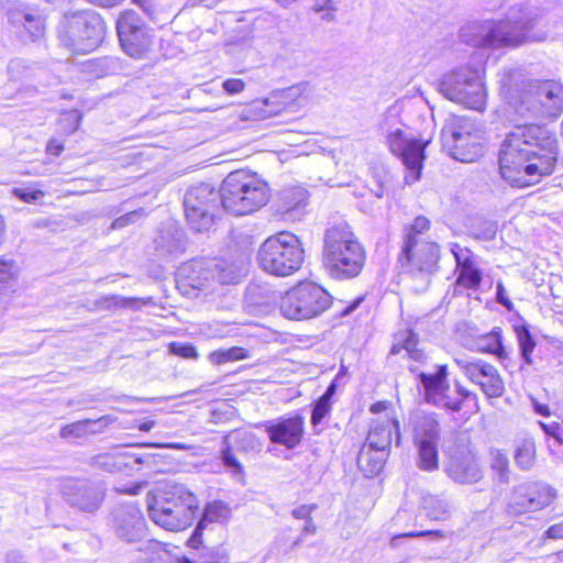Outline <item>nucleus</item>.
Segmentation results:
<instances>
[{
    "label": "nucleus",
    "mask_w": 563,
    "mask_h": 563,
    "mask_svg": "<svg viewBox=\"0 0 563 563\" xmlns=\"http://www.w3.org/2000/svg\"><path fill=\"white\" fill-rule=\"evenodd\" d=\"M430 220L418 216L411 224L405 228L404 245L398 257L401 271L417 276L432 274L440 258V249L435 242L427 239Z\"/></svg>",
    "instance_id": "7"
},
{
    "label": "nucleus",
    "mask_w": 563,
    "mask_h": 563,
    "mask_svg": "<svg viewBox=\"0 0 563 563\" xmlns=\"http://www.w3.org/2000/svg\"><path fill=\"white\" fill-rule=\"evenodd\" d=\"M482 75L481 63L460 66L442 77L439 91L455 103L483 111L486 104V90Z\"/></svg>",
    "instance_id": "11"
},
{
    "label": "nucleus",
    "mask_w": 563,
    "mask_h": 563,
    "mask_svg": "<svg viewBox=\"0 0 563 563\" xmlns=\"http://www.w3.org/2000/svg\"><path fill=\"white\" fill-rule=\"evenodd\" d=\"M132 468L134 465L144 466L146 470L155 473L164 472V456L156 453L137 454L132 452Z\"/></svg>",
    "instance_id": "39"
},
{
    "label": "nucleus",
    "mask_w": 563,
    "mask_h": 563,
    "mask_svg": "<svg viewBox=\"0 0 563 563\" xmlns=\"http://www.w3.org/2000/svg\"><path fill=\"white\" fill-rule=\"evenodd\" d=\"M117 31L121 46L132 57H141L152 44L147 26L132 10L120 14L117 21Z\"/></svg>",
    "instance_id": "18"
},
{
    "label": "nucleus",
    "mask_w": 563,
    "mask_h": 563,
    "mask_svg": "<svg viewBox=\"0 0 563 563\" xmlns=\"http://www.w3.org/2000/svg\"><path fill=\"white\" fill-rule=\"evenodd\" d=\"M335 390H336V384L334 382H332L327 390L324 391V394L319 398L321 400H324V401H328V402H331V398L333 397V395L335 394Z\"/></svg>",
    "instance_id": "61"
},
{
    "label": "nucleus",
    "mask_w": 563,
    "mask_h": 563,
    "mask_svg": "<svg viewBox=\"0 0 563 563\" xmlns=\"http://www.w3.org/2000/svg\"><path fill=\"white\" fill-rule=\"evenodd\" d=\"M363 298L360 297L357 299H355L350 306H347L343 311H342V316H347L350 314L351 312H353L358 306L360 303L362 302Z\"/></svg>",
    "instance_id": "64"
},
{
    "label": "nucleus",
    "mask_w": 563,
    "mask_h": 563,
    "mask_svg": "<svg viewBox=\"0 0 563 563\" xmlns=\"http://www.w3.org/2000/svg\"><path fill=\"white\" fill-rule=\"evenodd\" d=\"M379 130L385 135L390 151L401 158L406 167L417 172L416 179H418L427 142H422L404 129L395 109L387 110L379 123Z\"/></svg>",
    "instance_id": "14"
},
{
    "label": "nucleus",
    "mask_w": 563,
    "mask_h": 563,
    "mask_svg": "<svg viewBox=\"0 0 563 563\" xmlns=\"http://www.w3.org/2000/svg\"><path fill=\"white\" fill-rule=\"evenodd\" d=\"M269 106L268 100H261L252 103L250 111L253 112L256 119H266L272 115H275L278 111L268 110Z\"/></svg>",
    "instance_id": "49"
},
{
    "label": "nucleus",
    "mask_w": 563,
    "mask_h": 563,
    "mask_svg": "<svg viewBox=\"0 0 563 563\" xmlns=\"http://www.w3.org/2000/svg\"><path fill=\"white\" fill-rule=\"evenodd\" d=\"M260 266L275 276H289L297 272L303 262V249L299 239L289 232L269 236L257 252Z\"/></svg>",
    "instance_id": "12"
},
{
    "label": "nucleus",
    "mask_w": 563,
    "mask_h": 563,
    "mask_svg": "<svg viewBox=\"0 0 563 563\" xmlns=\"http://www.w3.org/2000/svg\"><path fill=\"white\" fill-rule=\"evenodd\" d=\"M46 13L29 2L14 3L8 11L11 25L20 36L32 42L41 40L46 31Z\"/></svg>",
    "instance_id": "20"
},
{
    "label": "nucleus",
    "mask_w": 563,
    "mask_h": 563,
    "mask_svg": "<svg viewBox=\"0 0 563 563\" xmlns=\"http://www.w3.org/2000/svg\"><path fill=\"white\" fill-rule=\"evenodd\" d=\"M249 356L246 350L239 346H233L228 350L213 351L209 358L213 364L220 365L228 362L244 360Z\"/></svg>",
    "instance_id": "40"
},
{
    "label": "nucleus",
    "mask_w": 563,
    "mask_h": 563,
    "mask_svg": "<svg viewBox=\"0 0 563 563\" xmlns=\"http://www.w3.org/2000/svg\"><path fill=\"white\" fill-rule=\"evenodd\" d=\"M448 476L461 485H472L483 478V470L471 452L454 453L445 466Z\"/></svg>",
    "instance_id": "24"
},
{
    "label": "nucleus",
    "mask_w": 563,
    "mask_h": 563,
    "mask_svg": "<svg viewBox=\"0 0 563 563\" xmlns=\"http://www.w3.org/2000/svg\"><path fill=\"white\" fill-rule=\"evenodd\" d=\"M266 181L244 170L230 173L221 184V206L234 216L252 213L267 203Z\"/></svg>",
    "instance_id": "8"
},
{
    "label": "nucleus",
    "mask_w": 563,
    "mask_h": 563,
    "mask_svg": "<svg viewBox=\"0 0 563 563\" xmlns=\"http://www.w3.org/2000/svg\"><path fill=\"white\" fill-rule=\"evenodd\" d=\"M422 507L426 515L433 520H444L450 515V503L445 498L428 495L423 498Z\"/></svg>",
    "instance_id": "35"
},
{
    "label": "nucleus",
    "mask_w": 563,
    "mask_h": 563,
    "mask_svg": "<svg viewBox=\"0 0 563 563\" xmlns=\"http://www.w3.org/2000/svg\"><path fill=\"white\" fill-rule=\"evenodd\" d=\"M317 509V505L316 504H310V505H300L298 507H296L295 509H292L291 511V515L294 518L296 519H308L311 517V514Z\"/></svg>",
    "instance_id": "54"
},
{
    "label": "nucleus",
    "mask_w": 563,
    "mask_h": 563,
    "mask_svg": "<svg viewBox=\"0 0 563 563\" xmlns=\"http://www.w3.org/2000/svg\"><path fill=\"white\" fill-rule=\"evenodd\" d=\"M418 345V335L412 330H405L398 334L397 342L391 346L390 354H399L404 351L410 360L424 363L427 354Z\"/></svg>",
    "instance_id": "31"
},
{
    "label": "nucleus",
    "mask_w": 563,
    "mask_h": 563,
    "mask_svg": "<svg viewBox=\"0 0 563 563\" xmlns=\"http://www.w3.org/2000/svg\"><path fill=\"white\" fill-rule=\"evenodd\" d=\"M305 419L300 415L287 419H280L277 422H271L266 427L269 440L273 443L282 444L288 449L298 445L303 435Z\"/></svg>",
    "instance_id": "25"
},
{
    "label": "nucleus",
    "mask_w": 563,
    "mask_h": 563,
    "mask_svg": "<svg viewBox=\"0 0 563 563\" xmlns=\"http://www.w3.org/2000/svg\"><path fill=\"white\" fill-rule=\"evenodd\" d=\"M104 35V22L93 10L66 11L57 24L60 45L75 54L92 52L103 41Z\"/></svg>",
    "instance_id": "6"
},
{
    "label": "nucleus",
    "mask_w": 563,
    "mask_h": 563,
    "mask_svg": "<svg viewBox=\"0 0 563 563\" xmlns=\"http://www.w3.org/2000/svg\"><path fill=\"white\" fill-rule=\"evenodd\" d=\"M64 150V145L57 141L56 139H52L48 141L46 145V151L51 155H59Z\"/></svg>",
    "instance_id": "58"
},
{
    "label": "nucleus",
    "mask_w": 563,
    "mask_h": 563,
    "mask_svg": "<svg viewBox=\"0 0 563 563\" xmlns=\"http://www.w3.org/2000/svg\"><path fill=\"white\" fill-rule=\"evenodd\" d=\"M165 236H162L159 241H157V245L162 249H165L169 254H177L184 251V243L180 236L173 240L172 243L164 244Z\"/></svg>",
    "instance_id": "52"
},
{
    "label": "nucleus",
    "mask_w": 563,
    "mask_h": 563,
    "mask_svg": "<svg viewBox=\"0 0 563 563\" xmlns=\"http://www.w3.org/2000/svg\"><path fill=\"white\" fill-rule=\"evenodd\" d=\"M247 261L244 256L235 260L199 258L184 263L176 272L177 288L188 297L197 290L210 287L213 283L236 284L246 274Z\"/></svg>",
    "instance_id": "4"
},
{
    "label": "nucleus",
    "mask_w": 563,
    "mask_h": 563,
    "mask_svg": "<svg viewBox=\"0 0 563 563\" xmlns=\"http://www.w3.org/2000/svg\"><path fill=\"white\" fill-rule=\"evenodd\" d=\"M479 350L496 355L499 360L508 357V353L503 345L500 330L494 329L479 340Z\"/></svg>",
    "instance_id": "37"
},
{
    "label": "nucleus",
    "mask_w": 563,
    "mask_h": 563,
    "mask_svg": "<svg viewBox=\"0 0 563 563\" xmlns=\"http://www.w3.org/2000/svg\"><path fill=\"white\" fill-rule=\"evenodd\" d=\"M197 555V561L183 558L178 563H229L230 559L227 549L221 544L216 547H201Z\"/></svg>",
    "instance_id": "34"
},
{
    "label": "nucleus",
    "mask_w": 563,
    "mask_h": 563,
    "mask_svg": "<svg viewBox=\"0 0 563 563\" xmlns=\"http://www.w3.org/2000/svg\"><path fill=\"white\" fill-rule=\"evenodd\" d=\"M442 147L460 162L473 163L484 153L483 131L473 119L451 114L441 131Z\"/></svg>",
    "instance_id": "10"
},
{
    "label": "nucleus",
    "mask_w": 563,
    "mask_h": 563,
    "mask_svg": "<svg viewBox=\"0 0 563 563\" xmlns=\"http://www.w3.org/2000/svg\"><path fill=\"white\" fill-rule=\"evenodd\" d=\"M106 488L100 482L73 481L65 485L64 495L67 503L79 510L93 512L104 499Z\"/></svg>",
    "instance_id": "22"
},
{
    "label": "nucleus",
    "mask_w": 563,
    "mask_h": 563,
    "mask_svg": "<svg viewBox=\"0 0 563 563\" xmlns=\"http://www.w3.org/2000/svg\"><path fill=\"white\" fill-rule=\"evenodd\" d=\"M308 86L309 85L307 82H301L297 86L289 88L290 96H297V95L303 93L307 90Z\"/></svg>",
    "instance_id": "63"
},
{
    "label": "nucleus",
    "mask_w": 563,
    "mask_h": 563,
    "mask_svg": "<svg viewBox=\"0 0 563 563\" xmlns=\"http://www.w3.org/2000/svg\"><path fill=\"white\" fill-rule=\"evenodd\" d=\"M455 363L472 383L481 386L482 391L487 397L498 398L503 396L505 384L494 365L481 358H457Z\"/></svg>",
    "instance_id": "21"
},
{
    "label": "nucleus",
    "mask_w": 563,
    "mask_h": 563,
    "mask_svg": "<svg viewBox=\"0 0 563 563\" xmlns=\"http://www.w3.org/2000/svg\"><path fill=\"white\" fill-rule=\"evenodd\" d=\"M515 331L519 342L520 354L526 364L530 365L532 364L531 354L536 347V341L533 340L527 325H517Z\"/></svg>",
    "instance_id": "38"
},
{
    "label": "nucleus",
    "mask_w": 563,
    "mask_h": 563,
    "mask_svg": "<svg viewBox=\"0 0 563 563\" xmlns=\"http://www.w3.org/2000/svg\"><path fill=\"white\" fill-rule=\"evenodd\" d=\"M16 267L11 260H0V295L12 287Z\"/></svg>",
    "instance_id": "43"
},
{
    "label": "nucleus",
    "mask_w": 563,
    "mask_h": 563,
    "mask_svg": "<svg viewBox=\"0 0 563 563\" xmlns=\"http://www.w3.org/2000/svg\"><path fill=\"white\" fill-rule=\"evenodd\" d=\"M132 452L102 453L92 457L91 465L109 473L122 472L132 468Z\"/></svg>",
    "instance_id": "30"
},
{
    "label": "nucleus",
    "mask_w": 563,
    "mask_h": 563,
    "mask_svg": "<svg viewBox=\"0 0 563 563\" xmlns=\"http://www.w3.org/2000/svg\"><path fill=\"white\" fill-rule=\"evenodd\" d=\"M205 528V526H200V522H198V526L196 527L191 538L189 539V543L192 548H196L200 550L199 543L201 542V530Z\"/></svg>",
    "instance_id": "59"
},
{
    "label": "nucleus",
    "mask_w": 563,
    "mask_h": 563,
    "mask_svg": "<svg viewBox=\"0 0 563 563\" xmlns=\"http://www.w3.org/2000/svg\"><path fill=\"white\" fill-rule=\"evenodd\" d=\"M545 534L550 539H563V522L551 526Z\"/></svg>",
    "instance_id": "57"
},
{
    "label": "nucleus",
    "mask_w": 563,
    "mask_h": 563,
    "mask_svg": "<svg viewBox=\"0 0 563 563\" xmlns=\"http://www.w3.org/2000/svg\"><path fill=\"white\" fill-rule=\"evenodd\" d=\"M108 423L107 417H101L97 420L86 419L76 421L74 423L64 426L60 430V437L62 438H80L87 433H96L97 430L93 429L95 426L99 424L101 427H106Z\"/></svg>",
    "instance_id": "33"
},
{
    "label": "nucleus",
    "mask_w": 563,
    "mask_h": 563,
    "mask_svg": "<svg viewBox=\"0 0 563 563\" xmlns=\"http://www.w3.org/2000/svg\"><path fill=\"white\" fill-rule=\"evenodd\" d=\"M558 157L559 140L554 131L540 124H519L501 144L499 169L511 186L525 188L552 175Z\"/></svg>",
    "instance_id": "1"
},
{
    "label": "nucleus",
    "mask_w": 563,
    "mask_h": 563,
    "mask_svg": "<svg viewBox=\"0 0 563 563\" xmlns=\"http://www.w3.org/2000/svg\"><path fill=\"white\" fill-rule=\"evenodd\" d=\"M12 195L26 203H34L44 197V191L35 188L33 185L24 187H14Z\"/></svg>",
    "instance_id": "45"
},
{
    "label": "nucleus",
    "mask_w": 563,
    "mask_h": 563,
    "mask_svg": "<svg viewBox=\"0 0 563 563\" xmlns=\"http://www.w3.org/2000/svg\"><path fill=\"white\" fill-rule=\"evenodd\" d=\"M409 371L417 375L419 383L423 387L424 400L428 404L455 412L461 410L462 400L452 399L448 395L450 384L448 380L449 373L446 365L437 366L434 373L419 372L417 366H409Z\"/></svg>",
    "instance_id": "17"
},
{
    "label": "nucleus",
    "mask_w": 563,
    "mask_h": 563,
    "mask_svg": "<svg viewBox=\"0 0 563 563\" xmlns=\"http://www.w3.org/2000/svg\"><path fill=\"white\" fill-rule=\"evenodd\" d=\"M457 264L456 284L466 289H477L482 283V271L475 265L468 250L452 251Z\"/></svg>",
    "instance_id": "27"
},
{
    "label": "nucleus",
    "mask_w": 563,
    "mask_h": 563,
    "mask_svg": "<svg viewBox=\"0 0 563 563\" xmlns=\"http://www.w3.org/2000/svg\"><path fill=\"white\" fill-rule=\"evenodd\" d=\"M198 509L197 497L181 484L158 490L147 506L151 520L169 531L184 530L191 526Z\"/></svg>",
    "instance_id": "5"
},
{
    "label": "nucleus",
    "mask_w": 563,
    "mask_h": 563,
    "mask_svg": "<svg viewBox=\"0 0 563 563\" xmlns=\"http://www.w3.org/2000/svg\"><path fill=\"white\" fill-rule=\"evenodd\" d=\"M144 214V210L143 209H139V210H134V211H131V212H128L119 218H117L113 222H112V228L113 229H122L131 223H134L137 219H140L142 216Z\"/></svg>",
    "instance_id": "48"
},
{
    "label": "nucleus",
    "mask_w": 563,
    "mask_h": 563,
    "mask_svg": "<svg viewBox=\"0 0 563 563\" xmlns=\"http://www.w3.org/2000/svg\"><path fill=\"white\" fill-rule=\"evenodd\" d=\"M536 460V444L530 438L520 440L515 451L516 464L522 470H530Z\"/></svg>",
    "instance_id": "36"
},
{
    "label": "nucleus",
    "mask_w": 563,
    "mask_h": 563,
    "mask_svg": "<svg viewBox=\"0 0 563 563\" xmlns=\"http://www.w3.org/2000/svg\"><path fill=\"white\" fill-rule=\"evenodd\" d=\"M554 498V489L547 484H521L514 488L507 505V511L514 516L537 511L548 507Z\"/></svg>",
    "instance_id": "19"
},
{
    "label": "nucleus",
    "mask_w": 563,
    "mask_h": 563,
    "mask_svg": "<svg viewBox=\"0 0 563 563\" xmlns=\"http://www.w3.org/2000/svg\"><path fill=\"white\" fill-rule=\"evenodd\" d=\"M221 203V189L201 183L190 187L184 198L186 220L197 232L208 231L214 221V213Z\"/></svg>",
    "instance_id": "16"
},
{
    "label": "nucleus",
    "mask_w": 563,
    "mask_h": 563,
    "mask_svg": "<svg viewBox=\"0 0 563 563\" xmlns=\"http://www.w3.org/2000/svg\"><path fill=\"white\" fill-rule=\"evenodd\" d=\"M366 253L351 227L341 222L328 228L323 235L322 263L334 279H351L360 275Z\"/></svg>",
    "instance_id": "3"
},
{
    "label": "nucleus",
    "mask_w": 563,
    "mask_h": 563,
    "mask_svg": "<svg viewBox=\"0 0 563 563\" xmlns=\"http://www.w3.org/2000/svg\"><path fill=\"white\" fill-rule=\"evenodd\" d=\"M317 531V527L313 522L312 517L305 520V526L302 527V534H314Z\"/></svg>",
    "instance_id": "60"
},
{
    "label": "nucleus",
    "mask_w": 563,
    "mask_h": 563,
    "mask_svg": "<svg viewBox=\"0 0 563 563\" xmlns=\"http://www.w3.org/2000/svg\"><path fill=\"white\" fill-rule=\"evenodd\" d=\"M7 563H25L22 554L18 552H10L7 555Z\"/></svg>",
    "instance_id": "62"
},
{
    "label": "nucleus",
    "mask_w": 563,
    "mask_h": 563,
    "mask_svg": "<svg viewBox=\"0 0 563 563\" xmlns=\"http://www.w3.org/2000/svg\"><path fill=\"white\" fill-rule=\"evenodd\" d=\"M509 104L523 120L556 119L563 113V86L553 80L530 82Z\"/></svg>",
    "instance_id": "9"
},
{
    "label": "nucleus",
    "mask_w": 563,
    "mask_h": 563,
    "mask_svg": "<svg viewBox=\"0 0 563 563\" xmlns=\"http://www.w3.org/2000/svg\"><path fill=\"white\" fill-rule=\"evenodd\" d=\"M331 295L313 283H300L282 297L280 313L289 320L316 318L330 308Z\"/></svg>",
    "instance_id": "15"
},
{
    "label": "nucleus",
    "mask_w": 563,
    "mask_h": 563,
    "mask_svg": "<svg viewBox=\"0 0 563 563\" xmlns=\"http://www.w3.org/2000/svg\"><path fill=\"white\" fill-rule=\"evenodd\" d=\"M492 461L490 466L494 472L497 473L498 479L501 483H508L509 481V461L505 453L499 450L490 452Z\"/></svg>",
    "instance_id": "41"
},
{
    "label": "nucleus",
    "mask_w": 563,
    "mask_h": 563,
    "mask_svg": "<svg viewBox=\"0 0 563 563\" xmlns=\"http://www.w3.org/2000/svg\"><path fill=\"white\" fill-rule=\"evenodd\" d=\"M222 88L225 92L229 95H236L244 90L245 82L242 79L239 78H229L223 81Z\"/></svg>",
    "instance_id": "51"
},
{
    "label": "nucleus",
    "mask_w": 563,
    "mask_h": 563,
    "mask_svg": "<svg viewBox=\"0 0 563 563\" xmlns=\"http://www.w3.org/2000/svg\"><path fill=\"white\" fill-rule=\"evenodd\" d=\"M409 427L417 450L416 465L424 472L439 470L441 423L434 412L417 410L409 417Z\"/></svg>",
    "instance_id": "13"
},
{
    "label": "nucleus",
    "mask_w": 563,
    "mask_h": 563,
    "mask_svg": "<svg viewBox=\"0 0 563 563\" xmlns=\"http://www.w3.org/2000/svg\"><path fill=\"white\" fill-rule=\"evenodd\" d=\"M111 299L115 305L120 303L122 307H129L132 309H139L141 307V299L139 298H122L119 296H113Z\"/></svg>",
    "instance_id": "56"
},
{
    "label": "nucleus",
    "mask_w": 563,
    "mask_h": 563,
    "mask_svg": "<svg viewBox=\"0 0 563 563\" xmlns=\"http://www.w3.org/2000/svg\"><path fill=\"white\" fill-rule=\"evenodd\" d=\"M496 301L504 306L508 311L514 310V303L509 299L506 288L503 284V282L498 280L496 283Z\"/></svg>",
    "instance_id": "50"
},
{
    "label": "nucleus",
    "mask_w": 563,
    "mask_h": 563,
    "mask_svg": "<svg viewBox=\"0 0 563 563\" xmlns=\"http://www.w3.org/2000/svg\"><path fill=\"white\" fill-rule=\"evenodd\" d=\"M549 34L545 16L528 4L511 7L504 19L472 21L460 30V36L465 44L490 49L517 48L544 42Z\"/></svg>",
    "instance_id": "2"
},
{
    "label": "nucleus",
    "mask_w": 563,
    "mask_h": 563,
    "mask_svg": "<svg viewBox=\"0 0 563 563\" xmlns=\"http://www.w3.org/2000/svg\"><path fill=\"white\" fill-rule=\"evenodd\" d=\"M388 455L389 453L385 451L374 450L364 444L357 456V465L366 477H373L382 472Z\"/></svg>",
    "instance_id": "32"
},
{
    "label": "nucleus",
    "mask_w": 563,
    "mask_h": 563,
    "mask_svg": "<svg viewBox=\"0 0 563 563\" xmlns=\"http://www.w3.org/2000/svg\"><path fill=\"white\" fill-rule=\"evenodd\" d=\"M484 227H485L484 230L479 233H476V236L478 239H482L485 241L493 240L495 238L496 231H497L496 223L493 221H485Z\"/></svg>",
    "instance_id": "55"
},
{
    "label": "nucleus",
    "mask_w": 563,
    "mask_h": 563,
    "mask_svg": "<svg viewBox=\"0 0 563 563\" xmlns=\"http://www.w3.org/2000/svg\"><path fill=\"white\" fill-rule=\"evenodd\" d=\"M307 199L308 192L300 186L284 188L278 192L277 211L287 219H299Z\"/></svg>",
    "instance_id": "26"
},
{
    "label": "nucleus",
    "mask_w": 563,
    "mask_h": 563,
    "mask_svg": "<svg viewBox=\"0 0 563 563\" xmlns=\"http://www.w3.org/2000/svg\"><path fill=\"white\" fill-rule=\"evenodd\" d=\"M80 120L81 117L77 111H69L64 114L60 121L68 124V133H74L79 128Z\"/></svg>",
    "instance_id": "53"
},
{
    "label": "nucleus",
    "mask_w": 563,
    "mask_h": 563,
    "mask_svg": "<svg viewBox=\"0 0 563 563\" xmlns=\"http://www.w3.org/2000/svg\"><path fill=\"white\" fill-rule=\"evenodd\" d=\"M331 409V402L321 399L316 400V402L313 404L311 413V424L316 433L320 432V430H318L317 428L322 422V420L330 415Z\"/></svg>",
    "instance_id": "46"
},
{
    "label": "nucleus",
    "mask_w": 563,
    "mask_h": 563,
    "mask_svg": "<svg viewBox=\"0 0 563 563\" xmlns=\"http://www.w3.org/2000/svg\"><path fill=\"white\" fill-rule=\"evenodd\" d=\"M162 0H133L142 11L154 22H162L163 8L161 5Z\"/></svg>",
    "instance_id": "44"
},
{
    "label": "nucleus",
    "mask_w": 563,
    "mask_h": 563,
    "mask_svg": "<svg viewBox=\"0 0 563 563\" xmlns=\"http://www.w3.org/2000/svg\"><path fill=\"white\" fill-rule=\"evenodd\" d=\"M228 507L222 501H213L207 505L205 508L202 518L200 519V526H206V522H214L227 518Z\"/></svg>",
    "instance_id": "42"
},
{
    "label": "nucleus",
    "mask_w": 563,
    "mask_h": 563,
    "mask_svg": "<svg viewBox=\"0 0 563 563\" xmlns=\"http://www.w3.org/2000/svg\"><path fill=\"white\" fill-rule=\"evenodd\" d=\"M169 351L174 355H177L183 358L195 360L198 357L197 350L195 345H192L191 343L173 342L169 344Z\"/></svg>",
    "instance_id": "47"
},
{
    "label": "nucleus",
    "mask_w": 563,
    "mask_h": 563,
    "mask_svg": "<svg viewBox=\"0 0 563 563\" xmlns=\"http://www.w3.org/2000/svg\"><path fill=\"white\" fill-rule=\"evenodd\" d=\"M393 428L396 430V444L400 443V427L398 420H393L391 422H382L372 426L368 431L366 443L369 448L374 450L385 451L389 453L390 444H391V434Z\"/></svg>",
    "instance_id": "29"
},
{
    "label": "nucleus",
    "mask_w": 563,
    "mask_h": 563,
    "mask_svg": "<svg viewBox=\"0 0 563 563\" xmlns=\"http://www.w3.org/2000/svg\"><path fill=\"white\" fill-rule=\"evenodd\" d=\"M252 438L251 433L244 431H233L227 434L222 441V448L220 451V457L223 465L236 478H243L244 471L242 464L235 457L233 453V445H238L240 442L247 441Z\"/></svg>",
    "instance_id": "28"
},
{
    "label": "nucleus",
    "mask_w": 563,
    "mask_h": 563,
    "mask_svg": "<svg viewBox=\"0 0 563 563\" xmlns=\"http://www.w3.org/2000/svg\"><path fill=\"white\" fill-rule=\"evenodd\" d=\"M112 525L117 537L129 543L141 540L145 534V521L135 504L117 507L112 512Z\"/></svg>",
    "instance_id": "23"
}]
</instances>
